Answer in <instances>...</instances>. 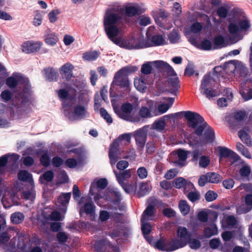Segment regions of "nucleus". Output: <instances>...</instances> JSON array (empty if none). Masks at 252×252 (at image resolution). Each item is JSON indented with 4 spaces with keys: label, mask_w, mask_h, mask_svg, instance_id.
<instances>
[{
    "label": "nucleus",
    "mask_w": 252,
    "mask_h": 252,
    "mask_svg": "<svg viewBox=\"0 0 252 252\" xmlns=\"http://www.w3.org/2000/svg\"><path fill=\"white\" fill-rule=\"evenodd\" d=\"M171 158L172 162L177 163L180 166H183L185 165L187 158V153L185 151L178 150L171 153Z\"/></svg>",
    "instance_id": "obj_18"
},
{
    "label": "nucleus",
    "mask_w": 252,
    "mask_h": 252,
    "mask_svg": "<svg viewBox=\"0 0 252 252\" xmlns=\"http://www.w3.org/2000/svg\"><path fill=\"white\" fill-rule=\"evenodd\" d=\"M42 22V16L41 12L36 10L34 11V16L32 21V24L35 27L40 26Z\"/></svg>",
    "instance_id": "obj_47"
},
{
    "label": "nucleus",
    "mask_w": 252,
    "mask_h": 252,
    "mask_svg": "<svg viewBox=\"0 0 252 252\" xmlns=\"http://www.w3.org/2000/svg\"><path fill=\"white\" fill-rule=\"evenodd\" d=\"M131 137L130 134L125 133L120 135L110 145L109 151V157L112 165L115 164L118 160L121 146L126 145L130 143Z\"/></svg>",
    "instance_id": "obj_6"
},
{
    "label": "nucleus",
    "mask_w": 252,
    "mask_h": 252,
    "mask_svg": "<svg viewBox=\"0 0 252 252\" xmlns=\"http://www.w3.org/2000/svg\"><path fill=\"white\" fill-rule=\"evenodd\" d=\"M179 207L181 213L183 215H186L189 214L190 207L186 201L181 200L179 203Z\"/></svg>",
    "instance_id": "obj_43"
},
{
    "label": "nucleus",
    "mask_w": 252,
    "mask_h": 252,
    "mask_svg": "<svg viewBox=\"0 0 252 252\" xmlns=\"http://www.w3.org/2000/svg\"><path fill=\"white\" fill-rule=\"evenodd\" d=\"M145 11V9L141 8L138 4H133L126 8V14L128 16H133L141 14Z\"/></svg>",
    "instance_id": "obj_30"
},
{
    "label": "nucleus",
    "mask_w": 252,
    "mask_h": 252,
    "mask_svg": "<svg viewBox=\"0 0 252 252\" xmlns=\"http://www.w3.org/2000/svg\"><path fill=\"white\" fill-rule=\"evenodd\" d=\"M151 190V186L148 183H141L139 186L138 194L143 196L149 193Z\"/></svg>",
    "instance_id": "obj_40"
},
{
    "label": "nucleus",
    "mask_w": 252,
    "mask_h": 252,
    "mask_svg": "<svg viewBox=\"0 0 252 252\" xmlns=\"http://www.w3.org/2000/svg\"><path fill=\"white\" fill-rule=\"evenodd\" d=\"M169 83L175 90H177L180 88L179 81L178 78L174 77L169 79Z\"/></svg>",
    "instance_id": "obj_60"
},
{
    "label": "nucleus",
    "mask_w": 252,
    "mask_h": 252,
    "mask_svg": "<svg viewBox=\"0 0 252 252\" xmlns=\"http://www.w3.org/2000/svg\"><path fill=\"white\" fill-rule=\"evenodd\" d=\"M185 117L189 122V127L195 128L196 135L201 136L204 131L202 142L208 143L213 141L215 137L214 131L204 121L202 116L195 112L186 111Z\"/></svg>",
    "instance_id": "obj_3"
},
{
    "label": "nucleus",
    "mask_w": 252,
    "mask_h": 252,
    "mask_svg": "<svg viewBox=\"0 0 252 252\" xmlns=\"http://www.w3.org/2000/svg\"><path fill=\"white\" fill-rule=\"evenodd\" d=\"M28 241L29 239L26 236L19 235L17 252H43L42 250L38 246L31 248L28 244Z\"/></svg>",
    "instance_id": "obj_12"
},
{
    "label": "nucleus",
    "mask_w": 252,
    "mask_h": 252,
    "mask_svg": "<svg viewBox=\"0 0 252 252\" xmlns=\"http://www.w3.org/2000/svg\"><path fill=\"white\" fill-rule=\"evenodd\" d=\"M229 12L228 8L225 6L219 7L217 10V14L220 19L225 18Z\"/></svg>",
    "instance_id": "obj_46"
},
{
    "label": "nucleus",
    "mask_w": 252,
    "mask_h": 252,
    "mask_svg": "<svg viewBox=\"0 0 252 252\" xmlns=\"http://www.w3.org/2000/svg\"><path fill=\"white\" fill-rule=\"evenodd\" d=\"M151 63L153 66L157 69L166 71L171 75L175 73L172 67L168 63L164 61H156L151 62Z\"/></svg>",
    "instance_id": "obj_26"
},
{
    "label": "nucleus",
    "mask_w": 252,
    "mask_h": 252,
    "mask_svg": "<svg viewBox=\"0 0 252 252\" xmlns=\"http://www.w3.org/2000/svg\"><path fill=\"white\" fill-rule=\"evenodd\" d=\"M210 159L208 157L201 156L199 160V165L201 167L205 168L210 164Z\"/></svg>",
    "instance_id": "obj_54"
},
{
    "label": "nucleus",
    "mask_w": 252,
    "mask_h": 252,
    "mask_svg": "<svg viewBox=\"0 0 252 252\" xmlns=\"http://www.w3.org/2000/svg\"><path fill=\"white\" fill-rule=\"evenodd\" d=\"M245 200L247 206L245 207L244 206H242L238 208L237 210L238 213H246L252 209V194H247Z\"/></svg>",
    "instance_id": "obj_31"
},
{
    "label": "nucleus",
    "mask_w": 252,
    "mask_h": 252,
    "mask_svg": "<svg viewBox=\"0 0 252 252\" xmlns=\"http://www.w3.org/2000/svg\"><path fill=\"white\" fill-rule=\"evenodd\" d=\"M137 70L138 68L135 66H127L123 67L115 74L113 82L128 90L129 83L126 75L127 73L135 72Z\"/></svg>",
    "instance_id": "obj_10"
},
{
    "label": "nucleus",
    "mask_w": 252,
    "mask_h": 252,
    "mask_svg": "<svg viewBox=\"0 0 252 252\" xmlns=\"http://www.w3.org/2000/svg\"><path fill=\"white\" fill-rule=\"evenodd\" d=\"M70 152H73L78 155V157L77 160L74 158H68L65 162L66 166L69 168H74L77 165H81L83 164L84 157L82 151L79 149H74Z\"/></svg>",
    "instance_id": "obj_19"
},
{
    "label": "nucleus",
    "mask_w": 252,
    "mask_h": 252,
    "mask_svg": "<svg viewBox=\"0 0 252 252\" xmlns=\"http://www.w3.org/2000/svg\"><path fill=\"white\" fill-rule=\"evenodd\" d=\"M152 64L151 62H147L143 64L142 66L141 71L145 74H149L151 73L152 69Z\"/></svg>",
    "instance_id": "obj_50"
},
{
    "label": "nucleus",
    "mask_w": 252,
    "mask_h": 252,
    "mask_svg": "<svg viewBox=\"0 0 252 252\" xmlns=\"http://www.w3.org/2000/svg\"><path fill=\"white\" fill-rule=\"evenodd\" d=\"M35 194L34 190L31 189L30 190L25 191L23 192L22 196L26 199L33 201L35 198Z\"/></svg>",
    "instance_id": "obj_49"
},
{
    "label": "nucleus",
    "mask_w": 252,
    "mask_h": 252,
    "mask_svg": "<svg viewBox=\"0 0 252 252\" xmlns=\"http://www.w3.org/2000/svg\"><path fill=\"white\" fill-rule=\"evenodd\" d=\"M177 237L172 241L176 250L186 246L190 240L191 232L185 227L179 226L176 231Z\"/></svg>",
    "instance_id": "obj_8"
},
{
    "label": "nucleus",
    "mask_w": 252,
    "mask_h": 252,
    "mask_svg": "<svg viewBox=\"0 0 252 252\" xmlns=\"http://www.w3.org/2000/svg\"><path fill=\"white\" fill-rule=\"evenodd\" d=\"M134 135L138 146L143 147L146 142V129L144 128L139 129L134 132Z\"/></svg>",
    "instance_id": "obj_25"
},
{
    "label": "nucleus",
    "mask_w": 252,
    "mask_h": 252,
    "mask_svg": "<svg viewBox=\"0 0 252 252\" xmlns=\"http://www.w3.org/2000/svg\"><path fill=\"white\" fill-rule=\"evenodd\" d=\"M64 216L62 215L60 213L57 211L53 212L50 216V219L52 220H62Z\"/></svg>",
    "instance_id": "obj_63"
},
{
    "label": "nucleus",
    "mask_w": 252,
    "mask_h": 252,
    "mask_svg": "<svg viewBox=\"0 0 252 252\" xmlns=\"http://www.w3.org/2000/svg\"><path fill=\"white\" fill-rule=\"evenodd\" d=\"M99 56V53L98 52L90 51L86 52L83 54V58L88 61H93L96 60Z\"/></svg>",
    "instance_id": "obj_42"
},
{
    "label": "nucleus",
    "mask_w": 252,
    "mask_h": 252,
    "mask_svg": "<svg viewBox=\"0 0 252 252\" xmlns=\"http://www.w3.org/2000/svg\"><path fill=\"white\" fill-rule=\"evenodd\" d=\"M233 67L235 68L237 72H239L241 75L245 74L248 70L246 65L242 63H239L236 66L233 65Z\"/></svg>",
    "instance_id": "obj_52"
},
{
    "label": "nucleus",
    "mask_w": 252,
    "mask_h": 252,
    "mask_svg": "<svg viewBox=\"0 0 252 252\" xmlns=\"http://www.w3.org/2000/svg\"><path fill=\"white\" fill-rule=\"evenodd\" d=\"M173 118V114H168L160 117L153 123L151 129L162 132L166 127L167 122Z\"/></svg>",
    "instance_id": "obj_16"
},
{
    "label": "nucleus",
    "mask_w": 252,
    "mask_h": 252,
    "mask_svg": "<svg viewBox=\"0 0 252 252\" xmlns=\"http://www.w3.org/2000/svg\"><path fill=\"white\" fill-rule=\"evenodd\" d=\"M79 205L84 204L80 208V214L82 215L83 213L93 216L94 213L95 206L92 202L91 198L89 197H82L78 202Z\"/></svg>",
    "instance_id": "obj_13"
},
{
    "label": "nucleus",
    "mask_w": 252,
    "mask_h": 252,
    "mask_svg": "<svg viewBox=\"0 0 252 252\" xmlns=\"http://www.w3.org/2000/svg\"><path fill=\"white\" fill-rule=\"evenodd\" d=\"M115 174L117 178V180L125 191L126 193H129L130 192V189L127 184H126L125 182L127 178L131 177L130 170L129 169L126 170L121 173H118L117 172H115Z\"/></svg>",
    "instance_id": "obj_20"
},
{
    "label": "nucleus",
    "mask_w": 252,
    "mask_h": 252,
    "mask_svg": "<svg viewBox=\"0 0 252 252\" xmlns=\"http://www.w3.org/2000/svg\"><path fill=\"white\" fill-rule=\"evenodd\" d=\"M165 100L168 101V104L162 103L158 105V110L153 111L155 116H158L166 113L171 107L174 101V98L172 97L165 98Z\"/></svg>",
    "instance_id": "obj_23"
},
{
    "label": "nucleus",
    "mask_w": 252,
    "mask_h": 252,
    "mask_svg": "<svg viewBox=\"0 0 252 252\" xmlns=\"http://www.w3.org/2000/svg\"><path fill=\"white\" fill-rule=\"evenodd\" d=\"M250 28V23L246 17L236 15L234 17L233 21L230 23L228 28L230 33L235 34L239 30L247 32Z\"/></svg>",
    "instance_id": "obj_9"
},
{
    "label": "nucleus",
    "mask_w": 252,
    "mask_h": 252,
    "mask_svg": "<svg viewBox=\"0 0 252 252\" xmlns=\"http://www.w3.org/2000/svg\"><path fill=\"white\" fill-rule=\"evenodd\" d=\"M186 183V180L183 178L180 177L174 180L173 184L175 188L180 189L182 188L185 185Z\"/></svg>",
    "instance_id": "obj_62"
},
{
    "label": "nucleus",
    "mask_w": 252,
    "mask_h": 252,
    "mask_svg": "<svg viewBox=\"0 0 252 252\" xmlns=\"http://www.w3.org/2000/svg\"><path fill=\"white\" fill-rule=\"evenodd\" d=\"M74 66L69 63H67L60 67L59 71L61 77L67 81L70 80L73 77L72 71Z\"/></svg>",
    "instance_id": "obj_21"
},
{
    "label": "nucleus",
    "mask_w": 252,
    "mask_h": 252,
    "mask_svg": "<svg viewBox=\"0 0 252 252\" xmlns=\"http://www.w3.org/2000/svg\"><path fill=\"white\" fill-rule=\"evenodd\" d=\"M168 39L171 43H177L180 41V35L175 30H173L168 35Z\"/></svg>",
    "instance_id": "obj_44"
},
{
    "label": "nucleus",
    "mask_w": 252,
    "mask_h": 252,
    "mask_svg": "<svg viewBox=\"0 0 252 252\" xmlns=\"http://www.w3.org/2000/svg\"><path fill=\"white\" fill-rule=\"evenodd\" d=\"M80 84L76 83L73 84V86H70L67 90L64 89H60L58 91V94L59 98L63 101V110L64 115L71 119H73L74 117L73 114H70L69 110L70 107L72 106L73 100L76 95L77 91L76 88H78Z\"/></svg>",
    "instance_id": "obj_5"
},
{
    "label": "nucleus",
    "mask_w": 252,
    "mask_h": 252,
    "mask_svg": "<svg viewBox=\"0 0 252 252\" xmlns=\"http://www.w3.org/2000/svg\"><path fill=\"white\" fill-rule=\"evenodd\" d=\"M113 108L115 112L122 119L133 123L140 122V118L137 115H134L131 114L133 106L130 103L124 104L120 110H119L115 106H113Z\"/></svg>",
    "instance_id": "obj_11"
},
{
    "label": "nucleus",
    "mask_w": 252,
    "mask_h": 252,
    "mask_svg": "<svg viewBox=\"0 0 252 252\" xmlns=\"http://www.w3.org/2000/svg\"><path fill=\"white\" fill-rule=\"evenodd\" d=\"M17 112L27 111L34 101L28 78L17 73Z\"/></svg>",
    "instance_id": "obj_2"
},
{
    "label": "nucleus",
    "mask_w": 252,
    "mask_h": 252,
    "mask_svg": "<svg viewBox=\"0 0 252 252\" xmlns=\"http://www.w3.org/2000/svg\"><path fill=\"white\" fill-rule=\"evenodd\" d=\"M42 73L44 77L49 81H56L59 77L57 70L52 67L44 68Z\"/></svg>",
    "instance_id": "obj_27"
},
{
    "label": "nucleus",
    "mask_w": 252,
    "mask_h": 252,
    "mask_svg": "<svg viewBox=\"0 0 252 252\" xmlns=\"http://www.w3.org/2000/svg\"><path fill=\"white\" fill-rule=\"evenodd\" d=\"M107 185V180L104 178L94 180L91 185L89 194L94 196V200L98 205H101V204L99 202L100 199L104 198L107 200H108L105 192L103 191Z\"/></svg>",
    "instance_id": "obj_7"
},
{
    "label": "nucleus",
    "mask_w": 252,
    "mask_h": 252,
    "mask_svg": "<svg viewBox=\"0 0 252 252\" xmlns=\"http://www.w3.org/2000/svg\"><path fill=\"white\" fill-rule=\"evenodd\" d=\"M18 177L19 180L29 182L32 186H33V181L32 175L27 170H23L19 171Z\"/></svg>",
    "instance_id": "obj_34"
},
{
    "label": "nucleus",
    "mask_w": 252,
    "mask_h": 252,
    "mask_svg": "<svg viewBox=\"0 0 252 252\" xmlns=\"http://www.w3.org/2000/svg\"><path fill=\"white\" fill-rule=\"evenodd\" d=\"M45 42L49 46H54L59 41L58 35L49 30L47 31L45 35Z\"/></svg>",
    "instance_id": "obj_28"
},
{
    "label": "nucleus",
    "mask_w": 252,
    "mask_h": 252,
    "mask_svg": "<svg viewBox=\"0 0 252 252\" xmlns=\"http://www.w3.org/2000/svg\"><path fill=\"white\" fill-rule=\"evenodd\" d=\"M138 116L140 118L141 121V118H151L155 116L153 112L151 110V107L150 108H148L146 106H142L139 110Z\"/></svg>",
    "instance_id": "obj_36"
},
{
    "label": "nucleus",
    "mask_w": 252,
    "mask_h": 252,
    "mask_svg": "<svg viewBox=\"0 0 252 252\" xmlns=\"http://www.w3.org/2000/svg\"><path fill=\"white\" fill-rule=\"evenodd\" d=\"M71 197V193H63L61 195L58 199V203H60L63 206L61 209L62 212L64 214L66 211L65 205L68 203Z\"/></svg>",
    "instance_id": "obj_33"
},
{
    "label": "nucleus",
    "mask_w": 252,
    "mask_h": 252,
    "mask_svg": "<svg viewBox=\"0 0 252 252\" xmlns=\"http://www.w3.org/2000/svg\"><path fill=\"white\" fill-rule=\"evenodd\" d=\"M137 174L139 178L143 179L147 177L148 172L145 167H141L137 169Z\"/></svg>",
    "instance_id": "obj_64"
},
{
    "label": "nucleus",
    "mask_w": 252,
    "mask_h": 252,
    "mask_svg": "<svg viewBox=\"0 0 252 252\" xmlns=\"http://www.w3.org/2000/svg\"><path fill=\"white\" fill-rule=\"evenodd\" d=\"M151 19L149 17L142 16L139 19V23L141 26H146L151 24Z\"/></svg>",
    "instance_id": "obj_61"
},
{
    "label": "nucleus",
    "mask_w": 252,
    "mask_h": 252,
    "mask_svg": "<svg viewBox=\"0 0 252 252\" xmlns=\"http://www.w3.org/2000/svg\"><path fill=\"white\" fill-rule=\"evenodd\" d=\"M166 44V40L164 37L160 35H157L153 36L152 38V43L151 44L147 43L148 47L152 46H160Z\"/></svg>",
    "instance_id": "obj_37"
},
{
    "label": "nucleus",
    "mask_w": 252,
    "mask_h": 252,
    "mask_svg": "<svg viewBox=\"0 0 252 252\" xmlns=\"http://www.w3.org/2000/svg\"><path fill=\"white\" fill-rule=\"evenodd\" d=\"M40 161L41 164L44 166L47 167L50 165V158L47 153H46L41 156Z\"/></svg>",
    "instance_id": "obj_51"
},
{
    "label": "nucleus",
    "mask_w": 252,
    "mask_h": 252,
    "mask_svg": "<svg viewBox=\"0 0 252 252\" xmlns=\"http://www.w3.org/2000/svg\"><path fill=\"white\" fill-rule=\"evenodd\" d=\"M224 71V68L221 66H216L214 67L212 72H209L204 76L201 81L200 91L201 93L208 99H210L219 94V93L212 88L216 84L220 74Z\"/></svg>",
    "instance_id": "obj_4"
},
{
    "label": "nucleus",
    "mask_w": 252,
    "mask_h": 252,
    "mask_svg": "<svg viewBox=\"0 0 252 252\" xmlns=\"http://www.w3.org/2000/svg\"><path fill=\"white\" fill-rule=\"evenodd\" d=\"M238 40H235L229 42L227 39H225L220 35L215 36L214 40V44L217 46V48L225 47L229 44L235 43Z\"/></svg>",
    "instance_id": "obj_29"
},
{
    "label": "nucleus",
    "mask_w": 252,
    "mask_h": 252,
    "mask_svg": "<svg viewBox=\"0 0 252 252\" xmlns=\"http://www.w3.org/2000/svg\"><path fill=\"white\" fill-rule=\"evenodd\" d=\"M203 25L198 22H194L190 26L188 31L186 30L185 34L189 39V41L193 45L196 46L197 42L195 38L189 36L190 33L198 34L203 30Z\"/></svg>",
    "instance_id": "obj_17"
},
{
    "label": "nucleus",
    "mask_w": 252,
    "mask_h": 252,
    "mask_svg": "<svg viewBox=\"0 0 252 252\" xmlns=\"http://www.w3.org/2000/svg\"><path fill=\"white\" fill-rule=\"evenodd\" d=\"M251 172V168L248 165L242 166L239 171L241 176L245 177H248L250 174Z\"/></svg>",
    "instance_id": "obj_53"
},
{
    "label": "nucleus",
    "mask_w": 252,
    "mask_h": 252,
    "mask_svg": "<svg viewBox=\"0 0 252 252\" xmlns=\"http://www.w3.org/2000/svg\"><path fill=\"white\" fill-rule=\"evenodd\" d=\"M134 85L135 88L139 92H145L147 87L145 82L142 79L140 78L135 79Z\"/></svg>",
    "instance_id": "obj_41"
},
{
    "label": "nucleus",
    "mask_w": 252,
    "mask_h": 252,
    "mask_svg": "<svg viewBox=\"0 0 252 252\" xmlns=\"http://www.w3.org/2000/svg\"><path fill=\"white\" fill-rule=\"evenodd\" d=\"M122 20L117 13L108 11L103 20L105 32L109 39L114 44L126 49H137L148 47L147 43L144 42L143 37L138 35L131 38L124 39L118 35L121 32Z\"/></svg>",
    "instance_id": "obj_1"
},
{
    "label": "nucleus",
    "mask_w": 252,
    "mask_h": 252,
    "mask_svg": "<svg viewBox=\"0 0 252 252\" xmlns=\"http://www.w3.org/2000/svg\"><path fill=\"white\" fill-rule=\"evenodd\" d=\"M12 94L8 90H5L1 92L0 96L1 99L5 102L10 100L12 98Z\"/></svg>",
    "instance_id": "obj_58"
},
{
    "label": "nucleus",
    "mask_w": 252,
    "mask_h": 252,
    "mask_svg": "<svg viewBox=\"0 0 252 252\" xmlns=\"http://www.w3.org/2000/svg\"><path fill=\"white\" fill-rule=\"evenodd\" d=\"M155 247L157 249L163 251L170 252L176 250V249L175 248V246L172 240L169 241L160 239L155 244Z\"/></svg>",
    "instance_id": "obj_22"
},
{
    "label": "nucleus",
    "mask_w": 252,
    "mask_h": 252,
    "mask_svg": "<svg viewBox=\"0 0 252 252\" xmlns=\"http://www.w3.org/2000/svg\"><path fill=\"white\" fill-rule=\"evenodd\" d=\"M69 111L70 114H73L74 117L73 119L68 118L70 121L75 120H76L77 118H83L86 115L87 113L86 107L80 104L75 106L73 111H72V106H71L70 109L69 110Z\"/></svg>",
    "instance_id": "obj_24"
},
{
    "label": "nucleus",
    "mask_w": 252,
    "mask_h": 252,
    "mask_svg": "<svg viewBox=\"0 0 252 252\" xmlns=\"http://www.w3.org/2000/svg\"><path fill=\"white\" fill-rule=\"evenodd\" d=\"M60 14L58 10H53L48 14V17L51 23L55 22L57 19V16Z\"/></svg>",
    "instance_id": "obj_56"
},
{
    "label": "nucleus",
    "mask_w": 252,
    "mask_h": 252,
    "mask_svg": "<svg viewBox=\"0 0 252 252\" xmlns=\"http://www.w3.org/2000/svg\"><path fill=\"white\" fill-rule=\"evenodd\" d=\"M141 230L142 233L144 236V237L147 239V240L150 243H151V240L150 239L149 237L148 236L152 230V227L151 225L148 223V221L141 220Z\"/></svg>",
    "instance_id": "obj_35"
},
{
    "label": "nucleus",
    "mask_w": 252,
    "mask_h": 252,
    "mask_svg": "<svg viewBox=\"0 0 252 252\" xmlns=\"http://www.w3.org/2000/svg\"><path fill=\"white\" fill-rule=\"evenodd\" d=\"M155 208L154 206L149 205L143 212L141 220L149 221L155 220Z\"/></svg>",
    "instance_id": "obj_32"
},
{
    "label": "nucleus",
    "mask_w": 252,
    "mask_h": 252,
    "mask_svg": "<svg viewBox=\"0 0 252 252\" xmlns=\"http://www.w3.org/2000/svg\"><path fill=\"white\" fill-rule=\"evenodd\" d=\"M199 193L196 191H190L188 194V199L191 202H195L199 199Z\"/></svg>",
    "instance_id": "obj_59"
},
{
    "label": "nucleus",
    "mask_w": 252,
    "mask_h": 252,
    "mask_svg": "<svg viewBox=\"0 0 252 252\" xmlns=\"http://www.w3.org/2000/svg\"><path fill=\"white\" fill-rule=\"evenodd\" d=\"M218 152L220 161L223 158H229L230 161L233 163L239 159V156L232 150L223 147H219Z\"/></svg>",
    "instance_id": "obj_14"
},
{
    "label": "nucleus",
    "mask_w": 252,
    "mask_h": 252,
    "mask_svg": "<svg viewBox=\"0 0 252 252\" xmlns=\"http://www.w3.org/2000/svg\"><path fill=\"white\" fill-rule=\"evenodd\" d=\"M212 47V44L211 42L209 40L206 39L201 42L199 48L204 50H209L211 49Z\"/></svg>",
    "instance_id": "obj_55"
},
{
    "label": "nucleus",
    "mask_w": 252,
    "mask_h": 252,
    "mask_svg": "<svg viewBox=\"0 0 252 252\" xmlns=\"http://www.w3.org/2000/svg\"><path fill=\"white\" fill-rule=\"evenodd\" d=\"M42 45L40 41H26L22 43L21 48L23 53L31 54L39 51Z\"/></svg>",
    "instance_id": "obj_15"
},
{
    "label": "nucleus",
    "mask_w": 252,
    "mask_h": 252,
    "mask_svg": "<svg viewBox=\"0 0 252 252\" xmlns=\"http://www.w3.org/2000/svg\"><path fill=\"white\" fill-rule=\"evenodd\" d=\"M238 136L242 141L248 146H252V141L249 134L244 130L238 132Z\"/></svg>",
    "instance_id": "obj_39"
},
{
    "label": "nucleus",
    "mask_w": 252,
    "mask_h": 252,
    "mask_svg": "<svg viewBox=\"0 0 252 252\" xmlns=\"http://www.w3.org/2000/svg\"><path fill=\"white\" fill-rule=\"evenodd\" d=\"M207 177L208 182L211 183H218L221 180V177L218 174L214 172L208 173Z\"/></svg>",
    "instance_id": "obj_45"
},
{
    "label": "nucleus",
    "mask_w": 252,
    "mask_h": 252,
    "mask_svg": "<svg viewBox=\"0 0 252 252\" xmlns=\"http://www.w3.org/2000/svg\"><path fill=\"white\" fill-rule=\"evenodd\" d=\"M100 113L101 116L105 119L107 123L111 124L113 122V120L111 116L107 113L106 110L103 108L100 109Z\"/></svg>",
    "instance_id": "obj_57"
},
{
    "label": "nucleus",
    "mask_w": 252,
    "mask_h": 252,
    "mask_svg": "<svg viewBox=\"0 0 252 252\" xmlns=\"http://www.w3.org/2000/svg\"><path fill=\"white\" fill-rule=\"evenodd\" d=\"M68 235L64 232L60 231L57 234V239L60 244H64L68 239Z\"/></svg>",
    "instance_id": "obj_48"
},
{
    "label": "nucleus",
    "mask_w": 252,
    "mask_h": 252,
    "mask_svg": "<svg viewBox=\"0 0 252 252\" xmlns=\"http://www.w3.org/2000/svg\"><path fill=\"white\" fill-rule=\"evenodd\" d=\"M218 233V228L216 224H213L204 229V234L205 237L209 238Z\"/></svg>",
    "instance_id": "obj_38"
}]
</instances>
